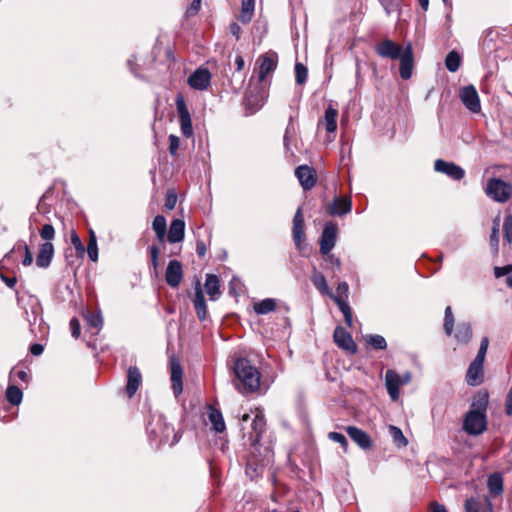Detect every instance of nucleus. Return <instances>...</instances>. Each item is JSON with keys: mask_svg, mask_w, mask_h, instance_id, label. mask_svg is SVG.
Wrapping results in <instances>:
<instances>
[{"mask_svg": "<svg viewBox=\"0 0 512 512\" xmlns=\"http://www.w3.org/2000/svg\"><path fill=\"white\" fill-rule=\"evenodd\" d=\"M150 256L153 267L156 269L158 266L159 249L157 246L150 247Z\"/></svg>", "mask_w": 512, "mask_h": 512, "instance_id": "60", "label": "nucleus"}, {"mask_svg": "<svg viewBox=\"0 0 512 512\" xmlns=\"http://www.w3.org/2000/svg\"><path fill=\"white\" fill-rule=\"evenodd\" d=\"M211 80V73L207 68H198L188 77V84L196 90H205L208 88Z\"/></svg>", "mask_w": 512, "mask_h": 512, "instance_id": "12", "label": "nucleus"}, {"mask_svg": "<svg viewBox=\"0 0 512 512\" xmlns=\"http://www.w3.org/2000/svg\"><path fill=\"white\" fill-rule=\"evenodd\" d=\"M505 411L507 415H512V387L509 389L505 398Z\"/></svg>", "mask_w": 512, "mask_h": 512, "instance_id": "59", "label": "nucleus"}, {"mask_svg": "<svg viewBox=\"0 0 512 512\" xmlns=\"http://www.w3.org/2000/svg\"><path fill=\"white\" fill-rule=\"evenodd\" d=\"M177 112L180 120L182 134L189 138L193 135L191 116L185 101L182 97H178L176 100Z\"/></svg>", "mask_w": 512, "mask_h": 512, "instance_id": "10", "label": "nucleus"}, {"mask_svg": "<svg viewBox=\"0 0 512 512\" xmlns=\"http://www.w3.org/2000/svg\"><path fill=\"white\" fill-rule=\"evenodd\" d=\"M453 327H454V316L452 313V308L450 306H447L445 309L444 330L448 336H450L452 334Z\"/></svg>", "mask_w": 512, "mask_h": 512, "instance_id": "42", "label": "nucleus"}, {"mask_svg": "<svg viewBox=\"0 0 512 512\" xmlns=\"http://www.w3.org/2000/svg\"><path fill=\"white\" fill-rule=\"evenodd\" d=\"M385 384L392 400H397L399 397V388L402 385L401 376L394 370H387L385 374Z\"/></svg>", "mask_w": 512, "mask_h": 512, "instance_id": "17", "label": "nucleus"}, {"mask_svg": "<svg viewBox=\"0 0 512 512\" xmlns=\"http://www.w3.org/2000/svg\"><path fill=\"white\" fill-rule=\"evenodd\" d=\"M334 302L338 305L339 309L343 314H346L351 311L349 304L347 301L341 297H331Z\"/></svg>", "mask_w": 512, "mask_h": 512, "instance_id": "55", "label": "nucleus"}, {"mask_svg": "<svg viewBox=\"0 0 512 512\" xmlns=\"http://www.w3.org/2000/svg\"><path fill=\"white\" fill-rule=\"evenodd\" d=\"M127 382L125 394L129 399L133 398L143 382L142 373L136 366H130L126 374Z\"/></svg>", "mask_w": 512, "mask_h": 512, "instance_id": "9", "label": "nucleus"}, {"mask_svg": "<svg viewBox=\"0 0 512 512\" xmlns=\"http://www.w3.org/2000/svg\"><path fill=\"white\" fill-rule=\"evenodd\" d=\"M205 289L210 297V300L215 301L220 295L219 279L214 274H208L205 281Z\"/></svg>", "mask_w": 512, "mask_h": 512, "instance_id": "30", "label": "nucleus"}, {"mask_svg": "<svg viewBox=\"0 0 512 512\" xmlns=\"http://www.w3.org/2000/svg\"><path fill=\"white\" fill-rule=\"evenodd\" d=\"M87 253L91 261L95 262L98 259V247L96 236L93 231H90V237L87 244Z\"/></svg>", "mask_w": 512, "mask_h": 512, "instance_id": "41", "label": "nucleus"}, {"mask_svg": "<svg viewBox=\"0 0 512 512\" xmlns=\"http://www.w3.org/2000/svg\"><path fill=\"white\" fill-rule=\"evenodd\" d=\"M307 68L302 63H296L295 65V75L296 82L298 84H303L307 80Z\"/></svg>", "mask_w": 512, "mask_h": 512, "instance_id": "47", "label": "nucleus"}, {"mask_svg": "<svg viewBox=\"0 0 512 512\" xmlns=\"http://www.w3.org/2000/svg\"><path fill=\"white\" fill-rule=\"evenodd\" d=\"M389 434L397 447L401 448L407 446L408 440L403 435V432L400 428L393 425L389 426Z\"/></svg>", "mask_w": 512, "mask_h": 512, "instance_id": "37", "label": "nucleus"}, {"mask_svg": "<svg viewBox=\"0 0 512 512\" xmlns=\"http://www.w3.org/2000/svg\"><path fill=\"white\" fill-rule=\"evenodd\" d=\"M328 437H329L330 440L339 443L344 448V450L346 451L347 446H348V442H347L346 437L342 433L330 432L328 434Z\"/></svg>", "mask_w": 512, "mask_h": 512, "instance_id": "50", "label": "nucleus"}, {"mask_svg": "<svg viewBox=\"0 0 512 512\" xmlns=\"http://www.w3.org/2000/svg\"><path fill=\"white\" fill-rule=\"evenodd\" d=\"M43 350H44V347L39 343H35V344L31 345V347H30V352L34 356L41 355L43 353Z\"/></svg>", "mask_w": 512, "mask_h": 512, "instance_id": "64", "label": "nucleus"}, {"mask_svg": "<svg viewBox=\"0 0 512 512\" xmlns=\"http://www.w3.org/2000/svg\"><path fill=\"white\" fill-rule=\"evenodd\" d=\"M153 230L156 233V236L159 241H163L166 235V219L162 215H157L152 223Z\"/></svg>", "mask_w": 512, "mask_h": 512, "instance_id": "35", "label": "nucleus"}, {"mask_svg": "<svg viewBox=\"0 0 512 512\" xmlns=\"http://www.w3.org/2000/svg\"><path fill=\"white\" fill-rule=\"evenodd\" d=\"M85 320L93 328L99 329L102 326L103 319L99 313L87 312L85 314Z\"/></svg>", "mask_w": 512, "mask_h": 512, "instance_id": "43", "label": "nucleus"}, {"mask_svg": "<svg viewBox=\"0 0 512 512\" xmlns=\"http://www.w3.org/2000/svg\"><path fill=\"white\" fill-rule=\"evenodd\" d=\"M209 420L212 424V429L216 433H222L226 429L224 418H209Z\"/></svg>", "mask_w": 512, "mask_h": 512, "instance_id": "52", "label": "nucleus"}, {"mask_svg": "<svg viewBox=\"0 0 512 512\" xmlns=\"http://www.w3.org/2000/svg\"><path fill=\"white\" fill-rule=\"evenodd\" d=\"M351 209L352 202L349 197H336L333 202L326 205V212L331 216L348 214Z\"/></svg>", "mask_w": 512, "mask_h": 512, "instance_id": "14", "label": "nucleus"}, {"mask_svg": "<svg viewBox=\"0 0 512 512\" xmlns=\"http://www.w3.org/2000/svg\"><path fill=\"white\" fill-rule=\"evenodd\" d=\"M400 60V76L407 80L412 76L413 70V51L410 44L406 46Z\"/></svg>", "mask_w": 512, "mask_h": 512, "instance_id": "16", "label": "nucleus"}, {"mask_svg": "<svg viewBox=\"0 0 512 512\" xmlns=\"http://www.w3.org/2000/svg\"><path fill=\"white\" fill-rule=\"evenodd\" d=\"M459 97L463 105L472 113H478L481 110V104L478 92L473 85L461 88Z\"/></svg>", "mask_w": 512, "mask_h": 512, "instance_id": "5", "label": "nucleus"}, {"mask_svg": "<svg viewBox=\"0 0 512 512\" xmlns=\"http://www.w3.org/2000/svg\"><path fill=\"white\" fill-rule=\"evenodd\" d=\"M293 240L296 246H300L304 240V217L301 208H298L293 218Z\"/></svg>", "mask_w": 512, "mask_h": 512, "instance_id": "23", "label": "nucleus"}, {"mask_svg": "<svg viewBox=\"0 0 512 512\" xmlns=\"http://www.w3.org/2000/svg\"><path fill=\"white\" fill-rule=\"evenodd\" d=\"M461 64V57L458 52L451 51L445 58V66L450 72H456Z\"/></svg>", "mask_w": 512, "mask_h": 512, "instance_id": "38", "label": "nucleus"}, {"mask_svg": "<svg viewBox=\"0 0 512 512\" xmlns=\"http://www.w3.org/2000/svg\"><path fill=\"white\" fill-rule=\"evenodd\" d=\"M337 295H334V297H341L343 299H346L348 297V284L346 282H340L337 286Z\"/></svg>", "mask_w": 512, "mask_h": 512, "instance_id": "58", "label": "nucleus"}, {"mask_svg": "<svg viewBox=\"0 0 512 512\" xmlns=\"http://www.w3.org/2000/svg\"><path fill=\"white\" fill-rule=\"evenodd\" d=\"M185 231V223L181 219H174L169 228L168 241L177 243L183 240Z\"/></svg>", "mask_w": 512, "mask_h": 512, "instance_id": "28", "label": "nucleus"}, {"mask_svg": "<svg viewBox=\"0 0 512 512\" xmlns=\"http://www.w3.org/2000/svg\"><path fill=\"white\" fill-rule=\"evenodd\" d=\"M483 366L471 363L466 373V382L470 386H478L483 382Z\"/></svg>", "mask_w": 512, "mask_h": 512, "instance_id": "29", "label": "nucleus"}, {"mask_svg": "<svg viewBox=\"0 0 512 512\" xmlns=\"http://www.w3.org/2000/svg\"><path fill=\"white\" fill-rule=\"evenodd\" d=\"M70 330H71V334L74 338H78L80 336V332H81V327H80V322L77 318H72L70 320Z\"/></svg>", "mask_w": 512, "mask_h": 512, "instance_id": "53", "label": "nucleus"}, {"mask_svg": "<svg viewBox=\"0 0 512 512\" xmlns=\"http://www.w3.org/2000/svg\"><path fill=\"white\" fill-rule=\"evenodd\" d=\"M22 396L23 393L17 386H9L6 390V398L13 405H18L22 400Z\"/></svg>", "mask_w": 512, "mask_h": 512, "instance_id": "40", "label": "nucleus"}, {"mask_svg": "<svg viewBox=\"0 0 512 512\" xmlns=\"http://www.w3.org/2000/svg\"><path fill=\"white\" fill-rule=\"evenodd\" d=\"M183 278L182 264L178 260H171L168 263L165 279L167 284L172 288H177Z\"/></svg>", "mask_w": 512, "mask_h": 512, "instance_id": "15", "label": "nucleus"}, {"mask_svg": "<svg viewBox=\"0 0 512 512\" xmlns=\"http://www.w3.org/2000/svg\"><path fill=\"white\" fill-rule=\"evenodd\" d=\"M488 489L492 496H499L503 492V478L501 474L494 473L488 478Z\"/></svg>", "mask_w": 512, "mask_h": 512, "instance_id": "31", "label": "nucleus"}, {"mask_svg": "<svg viewBox=\"0 0 512 512\" xmlns=\"http://www.w3.org/2000/svg\"><path fill=\"white\" fill-rule=\"evenodd\" d=\"M367 344L377 350H384L387 347L385 338L378 334H370L365 337Z\"/></svg>", "mask_w": 512, "mask_h": 512, "instance_id": "39", "label": "nucleus"}, {"mask_svg": "<svg viewBox=\"0 0 512 512\" xmlns=\"http://www.w3.org/2000/svg\"><path fill=\"white\" fill-rule=\"evenodd\" d=\"M259 80L263 81L269 73L274 71L277 66V60L275 55L265 54L259 58Z\"/></svg>", "mask_w": 512, "mask_h": 512, "instance_id": "25", "label": "nucleus"}, {"mask_svg": "<svg viewBox=\"0 0 512 512\" xmlns=\"http://www.w3.org/2000/svg\"><path fill=\"white\" fill-rule=\"evenodd\" d=\"M147 431L152 441L158 442V445L176 444L181 435L175 430V427L166 421V418H151L148 423Z\"/></svg>", "mask_w": 512, "mask_h": 512, "instance_id": "2", "label": "nucleus"}, {"mask_svg": "<svg viewBox=\"0 0 512 512\" xmlns=\"http://www.w3.org/2000/svg\"><path fill=\"white\" fill-rule=\"evenodd\" d=\"M24 251H25V256H24V259H23V265L24 266H29L32 264L33 262V256H32V253L28 247L27 244H24Z\"/></svg>", "mask_w": 512, "mask_h": 512, "instance_id": "62", "label": "nucleus"}, {"mask_svg": "<svg viewBox=\"0 0 512 512\" xmlns=\"http://www.w3.org/2000/svg\"><path fill=\"white\" fill-rule=\"evenodd\" d=\"M253 308L257 314H260V315L267 314V313L275 310L276 302L272 298H267L260 302L255 303Z\"/></svg>", "mask_w": 512, "mask_h": 512, "instance_id": "36", "label": "nucleus"}, {"mask_svg": "<svg viewBox=\"0 0 512 512\" xmlns=\"http://www.w3.org/2000/svg\"><path fill=\"white\" fill-rule=\"evenodd\" d=\"M455 338L458 342L462 344L468 343L472 338V328L470 323H459L456 329Z\"/></svg>", "mask_w": 512, "mask_h": 512, "instance_id": "32", "label": "nucleus"}, {"mask_svg": "<svg viewBox=\"0 0 512 512\" xmlns=\"http://www.w3.org/2000/svg\"><path fill=\"white\" fill-rule=\"evenodd\" d=\"M177 202V195L173 191H169L167 193L166 199H165V207L169 210L174 209Z\"/></svg>", "mask_w": 512, "mask_h": 512, "instance_id": "54", "label": "nucleus"}, {"mask_svg": "<svg viewBox=\"0 0 512 512\" xmlns=\"http://www.w3.org/2000/svg\"><path fill=\"white\" fill-rule=\"evenodd\" d=\"M499 225H500V220H499V218H496L494 220L492 232L490 235V244L492 247H494L495 250L498 249V244H499Z\"/></svg>", "mask_w": 512, "mask_h": 512, "instance_id": "45", "label": "nucleus"}, {"mask_svg": "<svg viewBox=\"0 0 512 512\" xmlns=\"http://www.w3.org/2000/svg\"><path fill=\"white\" fill-rule=\"evenodd\" d=\"M387 15L397 11L401 0H379Z\"/></svg>", "mask_w": 512, "mask_h": 512, "instance_id": "46", "label": "nucleus"}, {"mask_svg": "<svg viewBox=\"0 0 512 512\" xmlns=\"http://www.w3.org/2000/svg\"><path fill=\"white\" fill-rule=\"evenodd\" d=\"M71 244L74 246L76 251L83 256L85 253L84 245L80 239V237L77 235L75 231H72L71 233Z\"/></svg>", "mask_w": 512, "mask_h": 512, "instance_id": "49", "label": "nucleus"}, {"mask_svg": "<svg viewBox=\"0 0 512 512\" xmlns=\"http://www.w3.org/2000/svg\"><path fill=\"white\" fill-rule=\"evenodd\" d=\"M466 512H492V503L487 497L467 499L465 502Z\"/></svg>", "mask_w": 512, "mask_h": 512, "instance_id": "22", "label": "nucleus"}, {"mask_svg": "<svg viewBox=\"0 0 512 512\" xmlns=\"http://www.w3.org/2000/svg\"><path fill=\"white\" fill-rule=\"evenodd\" d=\"M265 426V418H253V421L251 423L252 432L250 435V439L253 445H256L259 442L261 434L265 429Z\"/></svg>", "mask_w": 512, "mask_h": 512, "instance_id": "33", "label": "nucleus"}, {"mask_svg": "<svg viewBox=\"0 0 512 512\" xmlns=\"http://www.w3.org/2000/svg\"><path fill=\"white\" fill-rule=\"evenodd\" d=\"M504 238L508 243H512V216L507 215L504 218Z\"/></svg>", "mask_w": 512, "mask_h": 512, "instance_id": "48", "label": "nucleus"}, {"mask_svg": "<svg viewBox=\"0 0 512 512\" xmlns=\"http://www.w3.org/2000/svg\"><path fill=\"white\" fill-rule=\"evenodd\" d=\"M509 270H511V265H506L504 267H495L494 268V274L496 278H500L502 276L507 277V273H509Z\"/></svg>", "mask_w": 512, "mask_h": 512, "instance_id": "61", "label": "nucleus"}, {"mask_svg": "<svg viewBox=\"0 0 512 512\" xmlns=\"http://www.w3.org/2000/svg\"><path fill=\"white\" fill-rule=\"evenodd\" d=\"M54 255V246L51 242H44L40 245L36 257V265L40 268H47Z\"/></svg>", "mask_w": 512, "mask_h": 512, "instance_id": "21", "label": "nucleus"}, {"mask_svg": "<svg viewBox=\"0 0 512 512\" xmlns=\"http://www.w3.org/2000/svg\"><path fill=\"white\" fill-rule=\"evenodd\" d=\"M489 403V393L485 389L479 390L472 399L470 409L464 416H486Z\"/></svg>", "mask_w": 512, "mask_h": 512, "instance_id": "6", "label": "nucleus"}, {"mask_svg": "<svg viewBox=\"0 0 512 512\" xmlns=\"http://www.w3.org/2000/svg\"><path fill=\"white\" fill-rule=\"evenodd\" d=\"M233 371L239 380L242 393L256 392L260 387V372L246 358H238L233 365Z\"/></svg>", "mask_w": 512, "mask_h": 512, "instance_id": "1", "label": "nucleus"}, {"mask_svg": "<svg viewBox=\"0 0 512 512\" xmlns=\"http://www.w3.org/2000/svg\"><path fill=\"white\" fill-rule=\"evenodd\" d=\"M338 110L332 106H328L325 110L323 120H320L318 126L324 124L325 129L329 133H334L337 130Z\"/></svg>", "mask_w": 512, "mask_h": 512, "instance_id": "27", "label": "nucleus"}, {"mask_svg": "<svg viewBox=\"0 0 512 512\" xmlns=\"http://www.w3.org/2000/svg\"><path fill=\"white\" fill-rule=\"evenodd\" d=\"M39 234L45 242H51L55 238V229L51 224H44Z\"/></svg>", "mask_w": 512, "mask_h": 512, "instance_id": "44", "label": "nucleus"}, {"mask_svg": "<svg viewBox=\"0 0 512 512\" xmlns=\"http://www.w3.org/2000/svg\"><path fill=\"white\" fill-rule=\"evenodd\" d=\"M230 32L236 40L240 39L241 27L236 22L230 24Z\"/></svg>", "mask_w": 512, "mask_h": 512, "instance_id": "63", "label": "nucleus"}, {"mask_svg": "<svg viewBox=\"0 0 512 512\" xmlns=\"http://www.w3.org/2000/svg\"><path fill=\"white\" fill-rule=\"evenodd\" d=\"M170 369H171V383L174 394L177 396L183 390L182 383V367L179 361L175 358L170 360Z\"/></svg>", "mask_w": 512, "mask_h": 512, "instance_id": "18", "label": "nucleus"}, {"mask_svg": "<svg viewBox=\"0 0 512 512\" xmlns=\"http://www.w3.org/2000/svg\"><path fill=\"white\" fill-rule=\"evenodd\" d=\"M487 428L486 418H464L463 429L470 435H479Z\"/></svg>", "mask_w": 512, "mask_h": 512, "instance_id": "24", "label": "nucleus"}, {"mask_svg": "<svg viewBox=\"0 0 512 512\" xmlns=\"http://www.w3.org/2000/svg\"><path fill=\"white\" fill-rule=\"evenodd\" d=\"M325 256V261L331 265V268L334 271H340L341 269V261L338 257H336L334 254L328 253V255Z\"/></svg>", "mask_w": 512, "mask_h": 512, "instance_id": "51", "label": "nucleus"}, {"mask_svg": "<svg viewBox=\"0 0 512 512\" xmlns=\"http://www.w3.org/2000/svg\"><path fill=\"white\" fill-rule=\"evenodd\" d=\"M333 338L338 347L349 353H356L357 346L352 336L343 327L338 326L334 330Z\"/></svg>", "mask_w": 512, "mask_h": 512, "instance_id": "13", "label": "nucleus"}, {"mask_svg": "<svg viewBox=\"0 0 512 512\" xmlns=\"http://www.w3.org/2000/svg\"><path fill=\"white\" fill-rule=\"evenodd\" d=\"M349 437L363 450H368L372 447V441L369 435L363 430L349 426L347 428Z\"/></svg>", "mask_w": 512, "mask_h": 512, "instance_id": "20", "label": "nucleus"}, {"mask_svg": "<svg viewBox=\"0 0 512 512\" xmlns=\"http://www.w3.org/2000/svg\"><path fill=\"white\" fill-rule=\"evenodd\" d=\"M179 138L175 135L169 136V152L172 156L176 155V152L179 148Z\"/></svg>", "mask_w": 512, "mask_h": 512, "instance_id": "56", "label": "nucleus"}, {"mask_svg": "<svg viewBox=\"0 0 512 512\" xmlns=\"http://www.w3.org/2000/svg\"><path fill=\"white\" fill-rule=\"evenodd\" d=\"M201 8V0H193L186 11V16L191 17L198 13Z\"/></svg>", "mask_w": 512, "mask_h": 512, "instance_id": "57", "label": "nucleus"}, {"mask_svg": "<svg viewBox=\"0 0 512 512\" xmlns=\"http://www.w3.org/2000/svg\"><path fill=\"white\" fill-rule=\"evenodd\" d=\"M311 281L314 287L323 295H327L329 297H333V293L328 286L326 277L323 273L319 272L315 267L313 268L311 274Z\"/></svg>", "mask_w": 512, "mask_h": 512, "instance_id": "26", "label": "nucleus"}, {"mask_svg": "<svg viewBox=\"0 0 512 512\" xmlns=\"http://www.w3.org/2000/svg\"><path fill=\"white\" fill-rule=\"evenodd\" d=\"M254 12V0H243L241 6V12L239 14V20L246 24L252 19Z\"/></svg>", "mask_w": 512, "mask_h": 512, "instance_id": "34", "label": "nucleus"}, {"mask_svg": "<svg viewBox=\"0 0 512 512\" xmlns=\"http://www.w3.org/2000/svg\"><path fill=\"white\" fill-rule=\"evenodd\" d=\"M375 51L379 56L383 58L396 60L402 56L404 49L394 41L390 39H384L375 46Z\"/></svg>", "mask_w": 512, "mask_h": 512, "instance_id": "8", "label": "nucleus"}, {"mask_svg": "<svg viewBox=\"0 0 512 512\" xmlns=\"http://www.w3.org/2000/svg\"><path fill=\"white\" fill-rule=\"evenodd\" d=\"M485 193L494 201L505 203L512 195V185L499 178H492L486 185Z\"/></svg>", "mask_w": 512, "mask_h": 512, "instance_id": "3", "label": "nucleus"}, {"mask_svg": "<svg viewBox=\"0 0 512 512\" xmlns=\"http://www.w3.org/2000/svg\"><path fill=\"white\" fill-rule=\"evenodd\" d=\"M434 170L438 173L445 174L455 181H459L465 176V171L462 167L453 162H447L443 159H437L434 162Z\"/></svg>", "mask_w": 512, "mask_h": 512, "instance_id": "7", "label": "nucleus"}, {"mask_svg": "<svg viewBox=\"0 0 512 512\" xmlns=\"http://www.w3.org/2000/svg\"><path fill=\"white\" fill-rule=\"evenodd\" d=\"M193 303L197 317L199 318L200 321H204L207 316V305L199 280H197L195 285V297Z\"/></svg>", "mask_w": 512, "mask_h": 512, "instance_id": "19", "label": "nucleus"}, {"mask_svg": "<svg viewBox=\"0 0 512 512\" xmlns=\"http://www.w3.org/2000/svg\"><path fill=\"white\" fill-rule=\"evenodd\" d=\"M338 227L335 223L329 222L325 225L320 237V253L328 255L334 248L337 240Z\"/></svg>", "mask_w": 512, "mask_h": 512, "instance_id": "4", "label": "nucleus"}, {"mask_svg": "<svg viewBox=\"0 0 512 512\" xmlns=\"http://www.w3.org/2000/svg\"><path fill=\"white\" fill-rule=\"evenodd\" d=\"M295 176L305 191L311 190L317 181L316 172L308 165H300L295 169Z\"/></svg>", "mask_w": 512, "mask_h": 512, "instance_id": "11", "label": "nucleus"}]
</instances>
